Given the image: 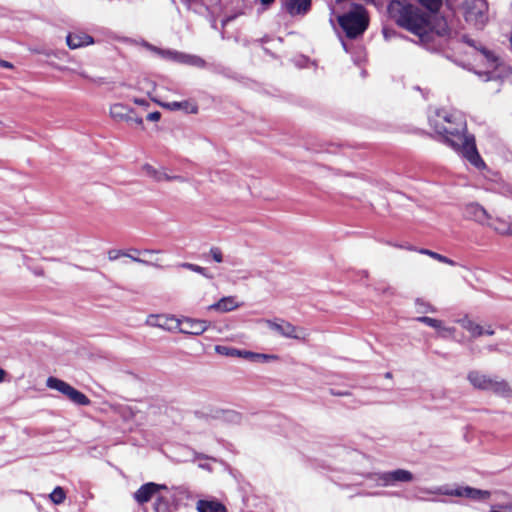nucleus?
I'll return each instance as SVG.
<instances>
[{
    "mask_svg": "<svg viewBox=\"0 0 512 512\" xmlns=\"http://www.w3.org/2000/svg\"><path fill=\"white\" fill-rule=\"evenodd\" d=\"M429 122L435 132L443 136L444 142L460 153L472 165L477 168L485 166L477 151L474 136L465 133L466 122L461 117L438 111L435 116L429 119Z\"/></svg>",
    "mask_w": 512,
    "mask_h": 512,
    "instance_id": "obj_1",
    "label": "nucleus"
},
{
    "mask_svg": "<svg viewBox=\"0 0 512 512\" xmlns=\"http://www.w3.org/2000/svg\"><path fill=\"white\" fill-rule=\"evenodd\" d=\"M388 13L395 23L418 36L420 41L429 37L430 15L406 0H393L388 5Z\"/></svg>",
    "mask_w": 512,
    "mask_h": 512,
    "instance_id": "obj_2",
    "label": "nucleus"
},
{
    "mask_svg": "<svg viewBox=\"0 0 512 512\" xmlns=\"http://www.w3.org/2000/svg\"><path fill=\"white\" fill-rule=\"evenodd\" d=\"M467 380L477 390L491 391L497 396L512 398L511 384L497 375H488L478 370H472L468 372Z\"/></svg>",
    "mask_w": 512,
    "mask_h": 512,
    "instance_id": "obj_3",
    "label": "nucleus"
},
{
    "mask_svg": "<svg viewBox=\"0 0 512 512\" xmlns=\"http://www.w3.org/2000/svg\"><path fill=\"white\" fill-rule=\"evenodd\" d=\"M338 23L350 39H355L363 34L368 27V17L362 6L338 17Z\"/></svg>",
    "mask_w": 512,
    "mask_h": 512,
    "instance_id": "obj_4",
    "label": "nucleus"
},
{
    "mask_svg": "<svg viewBox=\"0 0 512 512\" xmlns=\"http://www.w3.org/2000/svg\"><path fill=\"white\" fill-rule=\"evenodd\" d=\"M46 385L50 389L57 390L77 405L88 406L91 404V400L84 393L61 379L51 376L47 379Z\"/></svg>",
    "mask_w": 512,
    "mask_h": 512,
    "instance_id": "obj_5",
    "label": "nucleus"
},
{
    "mask_svg": "<svg viewBox=\"0 0 512 512\" xmlns=\"http://www.w3.org/2000/svg\"><path fill=\"white\" fill-rule=\"evenodd\" d=\"M488 5L486 0H466L464 6L465 19L477 27H482L486 20Z\"/></svg>",
    "mask_w": 512,
    "mask_h": 512,
    "instance_id": "obj_6",
    "label": "nucleus"
},
{
    "mask_svg": "<svg viewBox=\"0 0 512 512\" xmlns=\"http://www.w3.org/2000/svg\"><path fill=\"white\" fill-rule=\"evenodd\" d=\"M109 115L116 122L134 123L139 126L143 124V119L135 115L133 109L122 103L112 104L109 109Z\"/></svg>",
    "mask_w": 512,
    "mask_h": 512,
    "instance_id": "obj_7",
    "label": "nucleus"
},
{
    "mask_svg": "<svg viewBox=\"0 0 512 512\" xmlns=\"http://www.w3.org/2000/svg\"><path fill=\"white\" fill-rule=\"evenodd\" d=\"M266 324L271 330L276 331L277 333L284 337L293 339L303 338V336L298 334V331L304 333L303 329H298L296 326L283 319L266 320Z\"/></svg>",
    "mask_w": 512,
    "mask_h": 512,
    "instance_id": "obj_8",
    "label": "nucleus"
},
{
    "mask_svg": "<svg viewBox=\"0 0 512 512\" xmlns=\"http://www.w3.org/2000/svg\"><path fill=\"white\" fill-rule=\"evenodd\" d=\"M165 488L166 486L164 485L148 482L140 486V488L134 492L133 498L139 505H144L151 501L161 489Z\"/></svg>",
    "mask_w": 512,
    "mask_h": 512,
    "instance_id": "obj_9",
    "label": "nucleus"
},
{
    "mask_svg": "<svg viewBox=\"0 0 512 512\" xmlns=\"http://www.w3.org/2000/svg\"><path fill=\"white\" fill-rule=\"evenodd\" d=\"M463 216L466 219L476 221L482 225H487L491 220V215L478 203H468L463 208Z\"/></svg>",
    "mask_w": 512,
    "mask_h": 512,
    "instance_id": "obj_10",
    "label": "nucleus"
},
{
    "mask_svg": "<svg viewBox=\"0 0 512 512\" xmlns=\"http://www.w3.org/2000/svg\"><path fill=\"white\" fill-rule=\"evenodd\" d=\"M147 323L170 332H176V328L179 327V318L166 314L150 315L147 318Z\"/></svg>",
    "mask_w": 512,
    "mask_h": 512,
    "instance_id": "obj_11",
    "label": "nucleus"
},
{
    "mask_svg": "<svg viewBox=\"0 0 512 512\" xmlns=\"http://www.w3.org/2000/svg\"><path fill=\"white\" fill-rule=\"evenodd\" d=\"M413 474L405 469H396L379 475V480L383 486L393 485L396 482H410L413 480Z\"/></svg>",
    "mask_w": 512,
    "mask_h": 512,
    "instance_id": "obj_12",
    "label": "nucleus"
},
{
    "mask_svg": "<svg viewBox=\"0 0 512 512\" xmlns=\"http://www.w3.org/2000/svg\"><path fill=\"white\" fill-rule=\"evenodd\" d=\"M458 323L463 329L467 330L473 338L480 337L484 334L491 336L495 333L490 325L484 330L481 325L475 323L468 316L459 319Z\"/></svg>",
    "mask_w": 512,
    "mask_h": 512,
    "instance_id": "obj_13",
    "label": "nucleus"
},
{
    "mask_svg": "<svg viewBox=\"0 0 512 512\" xmlns=\"http://www.w3.org/2000/svg\"><path fill=\"white\" fill-rule=\"evenodd\" d=\"M450 495L466 497L473 500H486L490 498L491 493L487 490H481L467 486L455 489L450 493Z\"/></svg>",
    "mask_w": 512,
    "mask_h": 512,
    "instance_id": "obj_14",
    "label": "nucleus"
},
{
    "mask_svg": "<svg viewBox=\"0 0 512 512\" xmlns=\"http://www.w3.org/2000/svg\"><path fill=\"white\" fill-rule=\"evenodd\" d=\"M66 43L70 49H77L93 44L94 40L90 35L84 32H76L67 35Z\"/></svg>",
    "mask_w": 512,
    "mask_h": 512,
    "instance_id": "obj_15",
    "label": "nucleus"
},
{
    "mask_svg": "<svg viewBox=\"0 0 512 512\" xmlns=\"http://www.w3.org/2000/svg\"><path fill=\"white\" fill-rule=\"evenodd\" d=\"M285 8L292 15H304L311 8V0H286Z\"/></svg>",
    "mask_w": 512,
    "mask_h": 512,
    "instance_id": "obj_16",
    "label": "nucleus"
},
{
    "mask_svg": "<svg viewBox=\"0 0 512 512\" xmlns=\"http://www.w3.org/2000/svg\"><path fill=\"white\" fill-rule=\"evenodd\" d=\"M198 512H227V508L218 500H198L196 503Z\"/></svg>",
    "mask_w": 512,
    "mask_h": 512,
    "instance_id": "obj_17",
    "label": "nucleus"
},
{
    "mask_svg": "<svg viewBox=\"0 0 512 512\" xmlns=\"http://www.w3.org/2000/svg\"><path fill=\"white\" fill-rule=\"evenodd\" d=\"M487 226L491 227L497 233L502 235H512V223L507 219L491 216V220L487 223Z\"/></svg>",
    "mask_w": 512,
    "mask_h": 512,
    "instance_id": "obj_18",
    "label": "nucleus"
},
{
    "mask_svg": "<svg viewBox=\"0 0 512 512\" xmlns=\"http://www.w3.org/2000/svg\"><path fill=\"white\" fill-rule=\"evenodd\" d=\"M239 307L238 302L234 296H228L221 298L218 302L212 304L210 309H214L220 312H230Z\"/></svg>",
    "mask_w": 512,
    "mask_h": 512,
    "instance_id": "obj_19",
    "label": "nucleus"
},
{
    "mask_svg": "<svg viewBox=\"0 0 512 512\" xmlns=\"http://www.w3.org/2000/svg\"><path fill=\"white\" fill-rule=\"evenodd\" d=\"M431 28L432 29L429 32V37L422 41L423 43H427L432 40L434 34L440 37H445L449 36L451 33V30L449 29L447 22L444 19L438 20L435 25L431 24Z\"/></svg>",
    "mask_w": 512,
    "mask_h": 512,
    "instance_id": "obj_20",
    "label": "nucleus"
},
{
    "mask_svg": "<svg viewBox=\"0 0 512 512\" xmlns=\"http://www.w3.org/2000/svg\"><path fill=\"white\" fill-rule=\"evenodd\" d=\"M153 51L158 53L161 57H163L165 59L179 62V63H188L190 60L189 56L179 53L177 51L161 50L158 48H153Z\"/></svg>",
    "mask_w": 512,
    "mask_h": 512,
    "instance_id": "obj_21",
    "label": "nucleus"
},
{
    "mask_svg": "<svg viewBox=\"0 0 512 512\" xmlns=\"http://www.w3.org/2000/svg\"><path fill=\"white\" fill-rule=\"evenodd\" d=\"M142 172L146 176H149L152 179H154L155 181L160 182V181L169 179L168 175L165 172L158 170L157 168H155L154 166H152L150 164H144L142 166Z\"/></svg>",
    "mask_w": 512,
    "mask_h": 512,
    "instance_id": "obj_22",
    "label": "nucleus"
},
{
    "mask_svg": "<svg viewBox=\"0 0 512 512\" xmlns=\"http://www.w3.org/2000/svg\"><path fill=\"white\" fill-rule=\"evenodd\" d=\"M158 104L170 111L184 110L189 112L190 102L188 100L171 101V102H158Z\"/></svg>",
    "mask_w": 512,
    "mask_h": 512,
    "instance_id": "obj_23",
    "label": "nucleus"
},
{
    "mask_svg": "<svg viewBox=\"0 0 512 512\" xmlns=\"http://www.w3.org/2000/svg\"><path fill=\"white\" fill-rule=\"evenodd\" d=\"M419 253L421 254H424V255H427L441 263H444V264H448L450 266H454L455 265V262L453 260H451L450 258L442 255V254H439L437 252H434L432 250H429V249H420L419 250Z\"/></svg>",
    "mask_w": 512,
    "mask_h": 512,
    "instance_id": "obj_24",
    "label": "nucleus"
},
{
    "mask_svg": "<svg viewBox=\"0 0 512 512\" xmlns=\"http://www.w3.org/2000/svg\"><path fill=\"white\" fill-rule=\"evenodd\" d=\"M479 51L484 56L487 64L492 68H497L499 66V58L490 50L481 47L479 48Z\"/></svg>",
    "mask_w": 512,
    "mask_h": 512,
    "instance_id": "obj_25",
    "label": "nucleus"
},
{
    "mask_svg": "<svg viewBox=\"0 0 512 512\" xmlns=\"http://www.w3.org/2000/svg\"><path fill=\"white\" fill-rule=\"evenodd\" d=\"M50 497V500L56 504V505H59V504H62L65 499H66V493L64 491V489L60 486H57L54 488V490L50 493L49 495Z\"/></svg>",
    "mask_w": 512,
    "mask_h": 512,
    "instance_id": "obj_26",
    "label": "nucleus"
},
{
    "mask_svg": "<svg viewBox=\"0 0 512 512\" xmlns=\"http://www.w3.org/2000/svg\"><path fill=\"white\" fill-rule=\"evenodd\" d=\"M176 332L186 335L192 334V320L189 318H179V327L176 328Z\"/></svg>",
    "mask_w": 512,
    "mask_h": 512,
    "instance_id": "obj_27",
    "label": "nucleus"
},
{
    "mask_svg": "<svg viewBox=\"0 0 512 512\" xmlns=\"http://www.w3.org/2000/svg\"><path fill=\"white\" fill-rule=\"evenodd\" d=\"M417 321H419L427 326H430L432 328H436V329L442 327V321L435 319V318L428 317V316L418 317Z\"/></svg>",
    "mask_w": 512,
    "mask_h": 512,
    "instance_id": "obj_28",
    "label": "nucleus"
},
{
    "mask_svg": "<svg viewBox=\"0 0 512 512\" xmlns=\"http://www.w3.org/2000/svg\"><path fill=\"white\" fill-rule=\"evenodd\" d=\"M430 12H436L442 5V0H418Z\"/></svg>",
    "mask_w": 512,
    "mask_h": 512,
    "instance_id": "obj_29",
    "label": "nucleus"
},
{
    "mask_svg": "<svg viewBox=\"0 0 512 512\" xmlns=\"http://www.w3.org/2000/svg\"><path fill=\"white\" fill-rule=\"evenodd\" d=\"M216 351L222 355L226 356H242V352L240 350L226 347V346H216Z\"/></svg>",
    "mask_w": 512,
    "mask_h": 512,
    "instance_id": "obj_30",
    "label": "nucleus"
},
{
    "mask_svg": "<svg viewBox=\"0 0 512 512\" xmlns=\"http://www.w3.org/2000/svg\"><path fill=\"white\" fill-rule=\"evenodd\" d=\"M168 510V502L164 497L158 496L155 501L156 512H166Z\"/></svg>",
    "mask_w": 512,
    "mask_h": 512,
    "instance_id": "obj_31",
    "label": "nucleus"
},
{
    "mask_svg": "<svg viewBox=\"0 0 512 512\" xmlns=\"http://www.w3.org/2000/svg\"><path fill=\"white\" fill-rule=\"evenodd\" d=\"M194 272L199 273L209 279L214 278L213 273L208 268L201 267V266H198L195 264H194Z\"/></svg>",
    "mask_w": 512,
    "mask_h": 512,
    "instance_id": "obj_32",
    "label": "nucleus"
},
{
    "mask_svg": "<svg viewBox=\"0 0 512 512\" xmlns=\"http://www.w3.org/2000/svg\"><path fill=\"white\" fill-rule=\"evenodd\" d=\"M210 254H211L213 260L216 261L217 263H221L223 261V254H222V251L220 250V248L212 247L210 249Z\"/></svg>",
    "mask_w": 512,
    "mask_h": 512,
    "instance_id": "obj_33",
    "label": "nucleus"
},
{
    "mask_svg": "<svg viewBox=\"0 0 512 512\" xmlns=\"http://www.w3.org/2000/svg\"><path fill=\"white\" fill-rule=\"evenodd\" d=\"M207 328L206 322L194 320V335L203 333Z\"/></svg>",
    "mask_w": 512,
    "mask_h": 512,
    "instance_id": "obj_34",
    "label": "nucleus"
},
{
    "mask_svg": "<svg viewBox=\"0 0 512 512\" xmlns=\"http://www.w3.org/2000/svg\"><path fill=\"white\" fill-rule=\"evenodd\" d=\"M120 256H129L128 253H125L124 251L122 250H110L108 252V258L110 260H116L117 258H119Z\"/></svg>",
    "mask_w": 512,
    "mask_h": 512,
    "instance_id": "obj_35",
    "label": "nucleus"
},
{
    "mask_svg": "<svg viewBox=\"0 0 512 512\" xmlns=\"http://www.w3.org/2000/svg\"><path fill=\"white\" fill-rule=\"evenodd\" d=\"M204 458L198 454V453H194V462H199L198 463V466L200 468H203V469H207L208 471H211V467L208 463H202L201 460H203Z\"/></svg>",
    "mask_w": 512,
    "mask_h": 512,
    "instance_id": "obj_36",
    "label": "nucleus"
},
{
    "mask_svg": "<svg viewBox=\"0 0 512 512\" xmlns=\"http://www.w3.org/2000/svg\"><path fill=\"white\" fill-rule=\"evenodd\" d=\"M160 117H161V114H160V112H158V111L151 112V113H149V114L147 115V119H148L149 121H153V122L158 121V120L160 119Z\"/></svg>",
    "mask_w": 512,
    "mask_h": 512,
    "instance_id": "obj_37",
    "label": "nucleus"
},
{
    "mask_svg": "<svg viewBox=\"0 0 512 512\" xmlns=\"http://www.w3.org/2000/svg\"><path fill=\"white\" fill-rule=\"evenodd\" d=\"M128 257H129V258H131V259H132L133 261H135V262H138V263H141V264H144V265L149 264V262H148V261L143 260V259L138 258V257H135V254H132V255H130V254H129V256H128Z\"/></svg>",
    "mask_w": 512,
    "mask_h": 512,
    "instance_id": "obj_38",
    "label": "nucleus"
},
{
    "mask_svg": "<svg viewBox=\"0 0 512 512\" xmlns=\"http://www.w3.org/2000/svg\"><path fill=\"white\" fill-rule=\"evenodd\" d=\"M0 66L3 68H8V69L13 68L12 63L4 61V60H0Z\"/></svg>",
    "mask_w": 512,
    "mask_h": 512,
    "instance_id": "obj_39",
    "label": "nucleus"
},
{
    "mask_svg": "<svg viewBox=\"0 0 512 512\" xmlns=\"http://www.w3.org/2000/svg\"><path fill=\"white\" fill-rule=\"evenodd\" d=\"M133 101H134L135 104L140 105V106H147L148 105L147 101L144 100V99L135 98Z\"/></svg>",
    "mask_w": 512,
    "mask_h": 512,
    "instance_id": "obj_40",
    "label": "nucleus"
},
{
    "mask_svg": "<svg viewBox=\"0 0 512 512\" xmlns=\"http://www.w3.org/2000/svg\"><path fill=\"white\" fill-rule=\"evenodd\" d=\"M204 61L196 56H194V66H202Z\"/></svg>",
    "mask_w": 512,
    "mask_h": 512,
    "instance_id": "obj_41",
    "label": "nucleus"
},
{
    "mask_svg": "<svg viewBox=\"0 0 512 512\" xmlns=\"http://www.w3.org/2000/svg\"><path fill=\"white\" fill-rule=\"evenodd\" d=\"M6 375L7 372L4 369L0 368V383L5 380Z\"/></svg>",
    "mask_w": 512,
    "mask_h": 512,
    "instance_id": "obj_42",
    "label": "nucleus"
},
{
    "mask_svg": "<svg viewBox=\"0 0 512 512\" xmlns=\"http://www.w3.org/2000/svg\"><path fill=\"white\" fill-rule=\"evenodd\" d=\"M500 508L512 512V502L505 505H501Z\"/></svg>",
    "mask_w": 512,
    "mask_h": 512,
    "instance_id": "obj_43",
    "label": "nucleus"
},
{
    "mask_svg": "<svg viewBox=\"0 0 512 512\" xmlns=\"http://www.w3.org/2000/svg\"><path fill=\"white\" fill-rule=\"evenodd\" d=\"M466 43L470 46H473V47H476L475 46V41L474 40H471V39H466Z\"/></svg>",
    "mask_w": 512,
    "mask_h": 512,
    "instance_id": "obj_44",
    "label": "nucleus"
},
{
    "mask_svg": "<svg viewBox=\"0 0 512 512\" xmlns=\"http://www.w3.org/2000/svg\"><path fill=\"white\" fill-rule=\"evenodd\" d=\"M262 4L264 5H269L271 4L272 2H274V0H260Z\"/></svg>",
    "mask_w": 512,
    "mask_h": 512,
    "instance_id": "obj_45",
    "label": "nucleus"
},
{
    "mask_svg": "<svg viewBox=\"0 0 512 512\" xmlns=\"http://www.w3.org/2000/svg\"><path fill=\"white\" fill-rule=\"evenodd\" d=\"M395 247H399V248H406V249H408V250H414V249H413L412 247H410V246L404 247V246H402V245H395Z\"/></svg>",
    "mask_w": 512,
    "mask_h": 512,
    "instance_id": "obj_46",
    "label": "nucleus"
},
{
    "mask_svg": "<svg viewBox=\"0 0 512 512\" xmlns=\"http://www.w3.org/2000/svg\"><path fill=\"white\" fill-rule=\"evenodd\" d=\"M383 34H384V37H385L386 39H388V37H389V33H388V30H387V29H384V30H383Z\"/></svg>",
    "mask_w": 512,
    "mask_h": 512,
    "instance_id": "obj_47",
    "label": "nucleus"
},
{
    "mask_svg": "<svg viewBox=\"0 0 512 512\" xmlns=\"http://www.w3.org/2000/svg\"><path fill=\"white\" fill-rule=\"evenodd\" d=\"M79 75L83 78L89 79V77L84 72H80Z\"/></svg>",
    "mask_w": 512,
    "mask_h": 512,
    "instance_id": "obj_48",
    "label": "nucleus"
},
{
    "mask_svg": "<svg viewBox=\"0 0 512 512\" xmlns=\"http://www.w3.org/2000/svg\"><path fill=\"white\" fill-rule=\"evenodd\" d=\"M332 394H334V395H338V396H341V395H346L347 393H339V391H336V393H335V392H332Z\"/></svg>",
    "mask_w": 512,
    "mask_h": 512,
    "instance_id": "obj_49",
    "label": "nucleus"
},
{
    "mask_svg": "<svg viewBox=\"0 0 512 512\" xmlns=\"http://www.w3.org/2000/svg\"><path fill=\"white\" fill-rule=\"evenodd\" d=\"M332 394H334V395H338V396H341V395H346L347 393H339V391H336V393H335V392H332Z\"/></svg>",
    "mask_w": 512,
    "mask_h": 512,
    "instance_id": "obj_50",
    "label": "nucleus"
},
{
    "mask_svg": "<svg viewBox=\"0 0 512 512\" xmlns=\"http://www.w3.org/2000/svg\"><path fill=\"white\" fill-rule=\"evenodd\" d=\"M153 252H154L153 250H144V251H143V253H145V254H151V253H153Z\"/></svg>",
    "mask_w": 512,
    "mask_h": 512,
    "instance_id": "obj_51",
    "label": "nucleus"
},
{
    "mask_svg": "<svg viewBox=\"0 0 512 512\" xmlns=\"http://www.w3.org/2000/svg\"><path fill=\"white\" fill-rule=\"evenodd\" d=\"M387 378H391L392 377V374L390 372H387L386 375H385Z\"/></svg>",
    "mask_w": 512,
    "mask_h": 512,
    "instance_id": "obj_52",
    "label": "nucleus"
},
{
    "mask_svg": "<svg viewBox=\"0 0 512 512\" xmlns=\"http://www.w3.org/2000/svg\"><path fill=\"white\" fill-rule=\"evenodd\" d=\"M184 266L187 268H192V264H185Z\"/></svg>",
    "mask_w": 512,
    "mask_h": 512,
    "instance_id": "obj_53",
    "label": "nucleus"
},
{
    "mask_svg": "<svg viewBox=\"0 0 512 512\" xmlns=\"http://www.w3.org/2000/svg\"><path fill=\"white\" fill-rule=\"evenodd\" d=\"M353 188H356V189H363L362 186H354Z\"/></svg>",
    "mask_w": 512,
    "mask_h": 512,
    "instance_id": "obj_54",
    "label": "nucleus"
},
{
    "mask_svg": "<svg viewBox=\"0 0 512 512\" xmlns=\"http://www.w3.org/2000/svg\"><path fill=\"white\" fill-rule=\"evenodd\" d=\"M207 460H210V461H214V462H215V458H207Z\"/></svg>",
    "mask_w": 512,
    "mask_h": 512,
    "instance_id": "obj_55",
    "label": "nucleus"
},
{
    "mask_svg": "<svg viewBox=\"0 0 512 512\" xmlns=\"http://www.w3.org/2000/svg\"><path fill=\"white\" fill-rule=\"evenodd\" d=\"M133 251H134V252H136V253H138V254L140 253V251H139V250H137V249H134Z\"/></svg>",
    "mask_w": 512,
    "mask_h": 512,
    "instance_id": "obj_56",
    "label": "nucleus"
}]
</instances>
